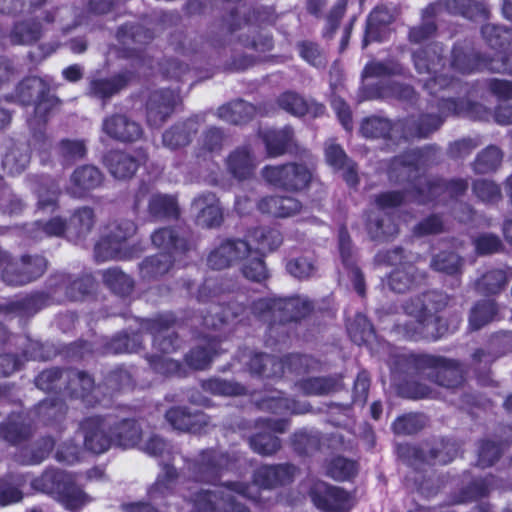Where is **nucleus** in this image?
<instances>
[{
    "label": "nucleus",
    "mask_w": 512,
    "mask_h": 512,
    "mask_svg": "<svg viewBox=\"0 0 512 512\" xmlns=\"http://www.w3.org/2000/svg\"><path fill=\"white\" fill-rule=\"evenodd\" d=\"M411 58L418 74L432 75L445 66L443 47L434 41L414 50Z\"/></svg>",
    "instance_id": "33"
},
{
    "label": "nucleus",
    "mask_w": 512,
    "mask_h": 512,
    "mask_svg": "<svg viewBox=\"0 0 512 512\" xmlns=\"http://www.w3.org/2000/svg\"><path fill=\"white\" fill-rule=\"evenodd\" d=\"M133 77L134 73L126 70L109 78H94L89 83L88 94L91 97L106 101L126 88Z\"/></svg>",
    "instance_id": "38"
},
{
    "label": "nucleus",
    "mask_w": 512,
    "mask_h": 512,
    "mask_svg": "<svg viewBox=\"0 0 512 512\" xmlns=\"http://www.w3.org/2000/svg\"><path fill=\"white\" fill-rule=\"evenodd\" d=\"M103 284L115 295L127 297L134 290V280L119 267H110L102 272Z\"/></svg>",
    "instance_id": "58"
},
{
    "label": "nucleus",
    "mask_w": 512,
    "mask_h": 512,
    "mask_svg": "<svg viewBox=\"0 0 512 512\" xmlns=\"http://www.w3.org/2000/svg\"><path fill=\"white\" fill-rule=\"evenodd\" d=\"M309 496L322 512H350L355 504L353 495L346 489L323 481L310 488Z\"/></svg>",
    "instance_id": "17"
},
{
    "label": "nucleus",
    "mask_w": 512,
    "mask_h": 512,
    "mask_svg": "<svg viewBox=\"0 0 512 512\" xmlns=\"http://www.w3.org/2000/svg\"><path fill=\"white\" fill-rule=\"evenodd\" d=\"M177 323L176 315L171 311L159 312L149 318H141L139 327L153 337V346L163 354L175 352L180 346L178 333L169 331Z\"/></svg>",
    "instance_id": "11"
},
{
    "label": "nucleus",
    "mask_w": 512,
    "mask_h": 512,
    "mask_svg": "<svg viewBox=\"0 0 512 512\" xmlns=\"http://www.w3.org/2000/svg\"><path fill=\"white\" fill-rule=\"evenodd\" d=\"M247 367L252 376L263 380L279 381L283 378V364L280 357L269 353L253 352Z\"/></svg>",
    "instance_id": "37"
},
{
    "label": "nucleus",
    "mask_w": 512,
    "mask_h": 512,
    "mask_svg": "<svg viewBox=\"0 0 512 512\" xmlns=\"http://www.w3.org/2000/svg\"><path fill=\"white\" fill-rule=\"evenodd\" d=\"M265 255L252 250L243 239H225L207 257V265L213 270H223L242 262L241 273L251 282L262 284L269 279Z\"/></svg>",
    "instance_id": "5"
},
{
    "label": "nucleus",
    "mask_w": 512,
    "mask_h": 512,
    "mask_svg": "<svg viewBox=\"0 0 512 512\" xmlns=\"http://www.w3.org/2000/svg\"><path fill=\"white\" fill-rule=\"evenodd\" d=\"M179 101V94L172 89L160 88L149 91L144 103L148 126L161 127L175 112Z\"/></svg>",
    "instance_id": "18"
},
{
    "label": "nucleus",
    "mask_w": 512,
    "mask_h": 512,
    "mask_svg": "<svg viewBox=\"0 0 512 512\" xmlns=\"http://www.w3.org/2000/svg\"><path fill=\"white\" fill-rule=\"evenodd\" d=\"M508 447L509 442L501 437L480 439L477 446V466L482 469L493 467Z\"/></svg>",
    "instance_id": "47"
},
{
    "label": "nucleus",
    "mask_w": 512,
    "mask_h": 512,
    "mask_svg": "<svg viewBox=\"0 0 512 512\" xmlns=\"http://www.w3.org/2000/svg\"><path fill=\"white\" fill-rule=\"evenodd\" d=\"M449 61L454 71L462 75H471L489 72L491 55L477 50L474 42L465 38L453 44Z\"/></svg>",
    "instance_id": "13"
},
{
    "label": "nucleus",
    "mask_w": 512,
    "mask_h": 512,
    "mask_svg": "<svg viewBox=\"0 0 512 512\" xmlns=\"http://www.w3.org/2000/svg\"><path fill=\"white\" fill-rule=\"evenodd\" d=\"M404 312L414 317L405 321H396L392 328L393 333L398 340L406 341H426L427 329L423 322V312L426 310V304L421 301V297H411L403 306Z\"/></svg>",
    "instance_id": "19"
},
{
    "label": "nucleus",
    "mask_w": 512,
    "mask_h": 512,
    "mask_svg": "<svg viewBox=\"0 0 512 512\" xmlns=\"http://www.w3.org/2000/svg\"><path fill=\"white\" fill-rule=\"evenodd\" d=\"M64 395L71 400H79L85 407L93 408L101 403L100 386L92 375L76 368H66Z\"/></svg>",
    "instance_id": "16"
},
{
    "label": "nucleus",
    "mask_w": 512,
    "mask_h": 512,
    "mask_svg": "<svg viewBox=\"0 0 512 512\" xmlns=\"http://www.w3.org/2000/svg\"><path fill=\"white\" fill-rule=\"evenodd\" d=\"M110 421L108 417L95 415L84 418L80 428L84 435V447L94 453L102 454L112 445Z\"/></svg>",
    "instance_id": "22"
},
{
    "label": "nucleus",
    "mask_w": 512,
    "mask_h": 512,
    "mask_svg": "<svg viewBox=\"0 0 512 512\" xmlns=\"http://www.w3.org/2000/svg\"><path fill=\"white\" fill-rule=\"evenodd\" d=\"M151 241L160 252L139 263V277L144 282L160 280L176 261H182L195 249L192 232L183 226L160 227L151 234Z\"/></svg>",
    "instance_id": "2"
},
{
    "label": "nucleus",
    "mask_w": 512,
    "mask_h": 512,
    "mask_svg": "<svg viewBox=\"0 0 512 512\" xmlns=\"http://www.w3.org/2000/svg\"><path fill=\"white\" fill-rule=\"evenodd\" d=\"M481 36L485 43L499 53L512 44V28L504 25L486 23L481 26Z\"/></svg>",
    "instance_id": "61"
},
{
    "label": "nucleus",
    "mask_w": 512,
    "mask_h": 512,
    "mask_svg": "<svg viewBox=\"0 0 512 512\" xmlns=\"http://www.w3.org/2000/svg\"><path fill=\"white\" fill-rule=\"evenodd\" d=\"M16 97L24 105H34V113L46 121L53 108L59 103L50 93L49 85L38 77H27L16 87Z\"/></svg>",
    "instance_id": "12"
},
{
    "label": "nucleus",
    "mask_w": 512,
    "mask_h": 512,
    "mask_svg": "<svg viewBox=\"0 0 512 512\" xmlns=\"http://www.w3.org/2000/svg\"><path fill=\"white\" fill-rule=\"evenodd\" d=\"M252 313L267 324L266 333L275 343L288 337L287 324L300 323L314 311V303L299 295L289 297H265L253 301Z\"/></svg>",
    "instance_id": "3"
},
{
    "label": "nucleus",
    "mask_w": 512,
    "mask_h": 512,
    "mask_svg": "<svg viewBox=\"0 0 512 512\" xmlns=\"http://www.w3.org/2000/svg\"><path fill=\"white\" fill-rule=\"evenodd\" d=\"M193 206L199 209L197 217L203 226L217 228L223 223V210L215 193L208 191L198 195Z\"/></svg>",
    "instance_id": "43"
},
{
    "label": "nucleus",
    "mask_w": 512,
    "mask_h": 512,
    "mask_svg": "<svg viewBox=\"0 0 512 512\" xmlns=\"http://www.w3.org/2000/svg\"><path fill=\"white\" fill-rule=\"evenodd\" d=\"M102 129L110 138L121 142H135L143 135L141 125L122 114L107 116Z\"/></svg>",
    "instance_id": "34"
},
{
    "label": "nucleus",
    "mask_w": 512,
    "mask_h": 512,
    "mask_svg": "<svg viewBox=\"0 0 512 512\" xmlns=\"http://www.w3.org/2000/svg\"><path fill=\"white\" fill-rule=\"evenodd\" d=\"M116 38L123 45H146L154 39V32L140 23L126 22L117 28Z\"/></svg>",
    "instance_id": "62"
},
{
    "label": "nucleus",
    "mask_w": 512,
    "mask_h": 512,
    "mask_svg": "<svg viewBox=\"0 0 512 512\" xmlns=\"http://www.w3.org/2000/svg\"><path fill=\"white\" fill-rule=\"evenodd\" d=\"M435 108L444 115L467 117L473 120H481L487 114V109L481 103L465 98H439Z\"/></svg>",
    "instance_id": "35"
},
{
    "label": "nucleus",
    "mask_w": 512,
    "mask_h": 512,
    "mask_svg": "<svg viewBox=\"0 0 512 512\" xmlns=\"http://www.w3.org/2000/svg\"><path fill=\"white\" fill-rule=\"evenodd\" d=\"M397 365L406 375H426L432 383L451 390L462 387L466 381L462 363L441 355L404 353L397 357Z\"/></svg>",
    "instance_id": "4"
},
{
    "label": "nucleus",
    "mask_w": 512,
    "mask_h": 512,
    "mask_svg": "<svg viewBox=\"0 0 512 512\" xmlns=\"http://www.w3.org/2000/svg\"><path fill=\"white\" fill-rule=\"evenodd\" d=\"M222 340L218 335H204L184 356L186 364L194 370H205L220 353Z\"/></svg>",
    "instance_id": "32"
},
{
    "label": "nucleus",
    "mask_w": 512,
    "mask_h": 512,
    "mask_svg": "<svg viewBox=\"0 0 512 512\" xmlns=\"http://www.w3.org/2000/svg\"><path fill=\"white\" fill-rule=\"evenodd\" d=\"M298 388L308 396L327 395L343 387L341 375H328L303 378L297 382Z\"/></svg>",
    "instance_id": "48"
},
{
    "label": "nucleus",
    "mask_w": 512,
    "mask_h": 512,
    "mask_svg": "<svg viewBox=\"0 0 512 512\" xmlns=\"http://www.w3.org/2000/svg\"><path fill=\"white\" fill-rule=\"evenodd\" d=\"M228 464V455L214 448L203 449L188 463L192 479L198 483L217 486Z\"/></svg>",
    "instance_id": "14"
},
{
    "label": "nucleus",
    "mask_w": 512,
    "mask_h": 512,
    "mask_svg": "<svg viewBox=\"0 0 512 512\" xmlns=\"http://www.w3.org/2000/svg\"><path fill=\"white\" fill-rule=\"evenodd\" d=\"M365 90L372 99L393 98L410 106H415L419 100L413 86L396 81H378L367 85Z\"/></svg>",
    "instance_id": "30"
},
{
    "label": "nucleus",
    "mask_w": 512,
    "mask_h": 512,
    "mask_svg": "<svg viewBox=\"0 0 512 512\" xmlns=\"http://www.w3.org/2000/svg\"><path fill=\"white\" fill-rule=\"evenodd\" d=\"M302 202L292 196L269 195L257 202V209L262 214L276 218H289L302 210Z\"/></svg>",
    "instance_id": "39"
},
{
    "label": "nucleus",
    "mask_w": 512,
    "mask_h": 512,
    "mask_svg": "<svg viewBox=\"0 0 512 512\" xmlns=\"http://www.w3.org/2000/svg\"><path fill=\"white\" fill-rule=\"evenodd\" d=\"M395 131H399L397 121L393 122L391 119L377 115L365 117L360 125V133L364 138L382 140L387 146L398 144Z\"/></svg>",
    "instance_id": "36"
},
{
    "label": "nucleus",
    "mask_w": 512,
    "mask_h": 512,
    "mask_svg": "<svg viewBox=\"0 0 512 512\" xmlns=\"http://www.w3.org/2000/svg\"><path fill=\"white\" fill-rule=\"evenodd\" d=\"M290 446L299 457H308L321 449L319 432L306 428L295 430L290 436Z\"/></svg>",
    "instance_id": "55"
},
{
    "label": "nucleus",
    "mask_w": 512,
    "mask_h": 512,
    "mask_svg": "<svg viewBox=\"0 0 512 512\" xmlns=\"http://www.w3.org/2000/svg\"><path fill=\"white\" fill-rule=\"evenodd\" d=\"M191 502L198 512H250L249 509L234 499L225 497L223 493L201 489L194 493Z\"/></svg>",
    "instance_id": "26"
},
{
    "label": "nucleus",
    "mask_w": 512,
    "mask_h": 512,
    "mask_svg": "<svg viewBox=\"0 0 512 512\" xmlns=\"http://www.w3.org/2000/svg\"><path fill=\"white\" fill-rule=\"evenodd\" d=\"M143 347V337L140 331H122L114 335L105 345L109 354H124L138 352Z\"/></svg>",
    "instance_id": "60"
},
{
    "label": "nucleus",
    "mask_w": 512,
    "mask_h": 512,
    "mask_svg": "<svg viewBox=\"0 0 512 512\" xmlns=\"http://www.w3.org/2000/svg\"><path fill=\"white\" fill-rule=\"evenodd\" d=\"M500 319L499 304L495 300H477L468 314V329L471 332H476Z\"/></svg>",
    "instance_id": "45"
},
{
    "label": "nucleus",
    "mask_w": 512,
    "mask_h": 512,
    "mask_svg": "<svg viewBox=\"0 0 512 512\" xmlns=\"http://www.w3.org/2000/svg\"><path fill=\"white\" fill-rule=\"evenodd\" d=\"M34 486L46 494L56 496L72 512L82 509L88 502L86 493L76 484L74 476L60 469H46L34 481Z\"/></svg>",
    "instance_id": "8"
},
{
    "label": "nucleus",
    "mask_w": 512,
    "mask_h": 512,
    "mask_svg": "<svg viewBox=\"0 0 512 512\" xmlns=\"http://www.w3.org/2000/svg\"><path fill=\"white\" fill-rule=\"evenodd\" d=\"M198 132L196 120L187 118L177 121L162 134V143L170 150H177L189 145Z\"/></svg>",
    "instance_id": "44"
},
{
    "label": "nucleus",
    "mask_w": 512,
    "mask_h": 512,
    "mask_svg": "<svg viewBox=\"0 0 512 512\" xmlns=\"http://www.w3.org/2000/svg\"><path fill=\"white\" fill-rule=\"evenodd\" d=\"M276 104L281 110L297 118L309 116L315 119L322 117L326 112L323 103L313 98H305L298 92L291 90L282 92L276 98Z\"/></svg>",
    "instance_id": "24"
},
{
    "label": "nucleus",
    "mask_w": 512,
    "mask_h": 512,
    "mask_svg": "<svg viewBox=\"0 0 512 512\" xmlns=\"http://www.w3.org/2000/svg\"><path fill=\"white\" fill-rule=\"evenodd\" d=\"M266 154L269 158H277L285 154L299 151L294 128L287 124L281 128L270 127L259 132Z\"/></svg>",
    "instance_id": "23"
},
{
    "label": "nucleus",
    "mask_w": 512,
    "mask_h": 512,
    "mask_svg": "<svg viewBox=\"0 0 512 512\" xmlns=\"http://www.w3.org/2000/svg\"><path fill=\"white\" fill-rule=\"evenodd\" d=\"M350 340L358 346H367L374 340L376 332L372 322L363 313H356L346 324Z\"/></svg>",
    "instance_id": "56"
},
{
    "label": "nucleus",
    "mask_w": 512,
    "mask_h": 512,
    "mask_svg": "<svg viewBox=\"0 0 512 512\" xmlns=\"http://www.w3.org/2000/svg\"><path fill=\"white\" fill-rule=\"evenodd\" d=\"M259 410L272 414H305L312 410L309 403H300L294 398L286 396L281 390H272L256 401Z\"/></svg>",
    "instance_id": "31"
},
{
    "label": "nucleus",
    "mask_w": 512,
    "mask_h": 512,
    "mask_svg": "<svg viewBox=\"0 0 512 512\" xmlns=\"http://www.w3.org/2000/svg\"><path fill=\"white\" fill-rule=\"evenodd\" d=\"M277 19L276 11L272 6L257 5L250 8L241 18L238 7L228 9L222 15L216 30L211 29L206 41L213 48H222L226 45V38L241 29L242 23L246 25H273Z\"/></svg>",
    "instance_id": "7"
},
{
    "label": "nucleus",
    "mask_w": 512,
    "mask_h": 512,
    "mask_svg": "<svg viewBox=\"0 0 512 512\" xmlns=\"http://www.w3.org/2000/svg\"><path fill=\"white\" fill-rule=\"evenodd\" d=\"M437 112H420L398 119L399 138L404 141L428 139L442 127L446 118H448V115H444L438 110Z\"/></svg>",
    "instance_id": "15"
},
{
    "label": "nucleus",
    "mask_w": 512,
    "mask_h": 512,
    "mask_svg": "<svg viewBox=\"0 0 512 512\" xmlns=\"http://www.w3.org/2000/svg\"><path fill=\"white\" fill-rule=\"evenodd\" d=\"M64 289L65 299L82 301L91 295L95 289V280L91 275H83L75 279L67 273L52 274L46 283V290L33 291L20 299L0 305L4 314L32 316L40 310L62 302L57 294Z\"/></svg>",
    "instance_id": "1"
},
{
    "label": "nucleus",
    "mask_w": 512,
    "mask_h": 512,
    "mask_svg": "<svg viewBox=\"0 0 512 512\" xmlns=\"http://www.w3.org/2000/svg\"><path fill=\"white\" fill-rule=\"evenodd\" d=\"M358 471V462L342 455H336L325 463V475L336 482L352 481Z\"/></svg>",
    "instance_id": "53"
},
{
    "label": "nucleus",
    "mask_w": 512,
    "mask_h": 512,
    "mask_svg": "<svg viewBox=\"0 0 512 512\" xmlns=\"http://www.w3.org/2000/svg\"><path fill=\"white\" fill-rule=\"evenodd\" d=\"M96 222L94 209L89 206H82L73 211L68 225V240L75 244L84 242L91 233Z\"/></svg>",
    "instance_id": "41"
},
{
    "label": "nucleus",
    "mask_w": 512,
    "mask_h": 512,
    "mask_svg": "<svg viewBox=\"0 0 512 512\" xmlns=\"http://www.w3.org/2000/svg\"><path fill=\"white\" fill-rule=\"evenodd\" d=\"M426 278L424 272L419 271L415 264H406L402 268H394L388 275L387 284L395 293L403 294L420 281Z\"/></svg>",
    "instance_id": "46"
},
{
    "label": "nucleus",
    "mask_w": 512,
    "mask_h": 512,
    "mask_svg": "<svg viewBox=\"0 0 512 512\" xmlns=\"http://www.w3.org/2000/svg\"><path fill=\"white\" fill-rule=\"evenodd\" d=\"M112 444L123 449L133 448L139 444L142 438V429L136 419L123 418L110 422Z\"/></svg>",
    "instance_id": "42"
},
{
    "label": "nucleus",
    "mask_w": 512,
    "mask_h": 512,
    "mask_svg": "<svg viewBox=\"0 0 512 512\" xmlns=\"http://www.w3.org/2000/svg\"><path fill=\"white\" fill-rule=\"evenodd\" d=\"M256 114V107L242 99L222 105L218 108V116L233 125L249 123Z\"/></svg>",
    "instance_id": "52"
},
{
    "label": "nucleus",
    "mask_w": 512,
    "mask_h": 512,
    "mask_svg": "<svg viewBox=\"0 0 512 512\" xmlns=\"http://www.w3.org/2000/svg\"><path fill=\"white\" fill-rule=\"evenodd\" d=\"M297 467L292 463L262 465L253 474V483L259 488L272 489L293 482Z\"/></svg>",
    "instance_id": "29"
},
{
    "label": "nucleus",
    "mask_w": 512,
    "mask_h": 512,
    "mask_svg": "<svg viewBox=\"0 0 512 512\" xmlns=\"http://www.w3.org/2000/svg\"><path fill=\"white\" fill-rule=\"evenodd\" d=\"M509 278L510 276L504 269H490L476 280L475 290L484 296L498 295L506 287Z\"/></svg>",
    "instance_id": "57"
},
{
    "label": "nucleus",
    "mask_w": 512,
    "mask_h": 512,
    "mask_svg": "<svg viewBox=\"0 0 512 512\" xmlns=\"http://www.w3.org/2000/svg\"><path fill=\"white\" fill-rule=\"evenodd\" d=\"M301 161H289L262 168L263 179L276 189L288 193L306 192L312 183L318 181L317 161L307 149L301 151Z\"/></svg>",
    "instance_id": "6"
},
{
    "label": "nucleus",
    "mask_w": 512,
    "mask_h": 512,
    "mask_svg": "<svg viewBox=\"0 0 512 512\" xmlns=\"http://www.w3.org/2000/svg\"><path fill=\"white\" fill-rule=\"evenodd\" d=\"M147 213L154 221H177L181 216L178 198L175 195L155 193L149 198Z\"/></svg>",
    "instance_id": "40"
},
{
    "label": "nucleus",
    "mask_w": 512,
    "mask_h": 512,
    "mask_svg": "<svg viewBox=\"0 0 512 512\" xmlns=\"http://www.w3.org/2000/svg\"><path fill=\"white\" fill-rule=\"evenodd\" d=\"M55 446V440L52 436L46 435L33 442L31 447L21 449L18 457L22 464L35 465L44 461Z\"/></svg>",
    "instance_id": "64"
},
{
    "label": "nucleus",
    "mask_w": 512,
    "mask_h": 512,
    "mask_svg": "<svg viewBox=\"0 0 512 512\" xmlns=\"http://www.w3.org/2000/svg\"><path fill=\"white\" fill-rule=\"evenodd\" d=\"M35 432L33 422L21 412H12L0 423V439L12 446H21L31 440Z\"/></svg>",
    "instance_id": "28"
},
{
    "label": "nucleus",
    "mask_w": 512,
    "mask_h": 512,
    "mask_svg": "<svg viewBox=\"0 0 512 512\" xmlns=\"http://www.w3.org/2000/svg\"><path fill=\"white\" fill-rule=\"evenodd\" d=\"M411 195L414 201L420 205H425L435 201L442 196L444 191V178L427 177L414 183L411 188Z\"/></svg>",
    "instance_id": "54"
},
{
    "label": "nucleus",
    "mask_w": 512,
    "mask_h": 512,
    "mask_svg": "<svg viewBox=\"0 0 512 512\" xmlns=\"http://www.w3.org/2000/svg\"><path fill=\"white\" fill-rule=\"evenodd\" d=\"M68 407L65 400L59 395L45 398L35 406L37 417L46 425L63 420L66 416Z\"/></svg>",
    "instance_id": "59"
},
{
    "label": "nucleus",
    "mask_w": 512,
    "mask_h": 512,
    "mask_svg": "<svg viewBox=\"0 0 512 512\" xmlns=\"http://www.w3.org/2000/svg\"><path fill=\"white\" fill-rule=\"evenodd\" d=\"M225 138L226 136L222 128L216 126L207 127L198 139L196 157L205 160L219 155L223 149Z\"/></svg>",
    "instance_id": "49"
},
{
    "label": "nucleus",
    "mask_w": 512,
    "mask_h": 512,
    "mask_svg": "<svg viewBox=\"0 0 512 512\" xmlns=\"http://www.w3.org/2000/svg\"><path fill=\"white\" fill-rule=\"evenodd\" d=\"M148 160V154L143 149H138L135 154L124 150L112 149L103 156V164L115 179L129 180L134 177L141 165Z\"/></svg>",
    "instance_id": "21"
},
{
    "label": "nucleus",
    "mask_w": 512,
    "mask_h": 512,
    "mask_svg": "<svg viewBox=\"0 0 512 512\" xmlns=\"http://www.w3.org/2000/svg\"><path fill=\"white\" fill-rule=\"evenodd\" d=\"M229 173L238 180L252 177L255 170L253 156L248 147H238L233 150L226 160Z\"/></svg>",
    "instance_id": "50"
},
{
    "label": "nucleus",
    "mask_w": 512,
    "mask_h": 512,
    "mask_svg": "<svg viewBox=\"0 0 512 512\" xmlns=\"http://www.w3.org/2000/svg\"><path fill=\"white\" fill-rule=\"evenodd\" d=\"M103 172L92 164L78 166L70 176L69 193L76 198H86L90 193L103 186Z\"/></svg>",
    "instance_id": "27"
},
{
    "label": "nucleus",
    "mask_w": 512,
    "mask_h": 512,
    "mask_svg": "<svg viewBox=\"0 0 512 512\" xmlns=\"http://www.w3.org/2000/svg\"><path fill=\"white\" fill-rule=\"evenodd\" d=\"M0 268L2 279L8 285L22 286L36 281L44 275L48 261L43 255L24 254L19 263H11V255L0 247Z\"/></svg>",
    "instance_id": "10"
},
{
    "label": "nucleus",
    "mask_w": 512,
    "mask_h": 512,
    "mask_svg": "<svg viewBox=\"0 0 512 512\" xmlns=\"http://www.w3.org/2000/svg\"><path fill=\"white\" fill-rule=\"evenodd\" d=\"M459 453L458 443L448 437H433L413 448L412 456L429 465H447Z\"/></svg>",
    "instance_id": "20"
},
{
    "label": "nucleus",
    "mask_w": 512,
    "mask_h": 512,
    "mask_svg": "<svg viewBox=\"0 0 512 512\" xmlns=\"http://www.w3.org/2000/svg\"><path fill=\"white\" fill-rule=\"evenodd\" d=\"M465 260L454 250H440L430 261L433 271L460 278L463 274Z\"/></svg>",
    "instance_id": "51"
},
{
    "label": "nucleus",
    "mask_w": 512,
    "mask_h": 512,
    "mask_svg": "<svg viewBox=\"0 0 512 512\" xmlns=\"http://www.w3.org/2000/svg\"><path fill=\"white\" fill-rule=\"evenodd\" d=\"M106 230L107 232L94 245V257L97 262L129 260L137 256L134 255V246L124 248L126 241L137 230L134 221L126 218L116 219L107 224Z\"/></svg>",
    "instance_id": "9"
},
{
    "label": "nucleus",
    "mask_w": 512,
    "mask_h": 512,
    "mask_svg": "<svg viewBox=\"0 0 512 512\" xmlns=\"http://www.w3.org/2000/svg\"><path fill=\"white\" fill-rule=\"evenodd\" d=\"M25 480L22 475L7 473L0 477V506L18 503L23 499L22 488Z\"/></svg>",
    "instance_id": "63"
},
{
    "label": "nucleus",
    "mask_w": 512,
    "mask_h": 512,
    "mask_svg": "<svg viewBox=\"0 0 512 512\" xmlns=\"http://www.w3.org/2000/svg\"><path fill=\"white\" fill-rule=\"evenodd\" d=\"M166 421L173 429L193 434H201L210 424V417L200 410L191 411L188 407L173 406L165 412Z\"/></svg>",
    "instance_id": "25"
}]
</instances>
